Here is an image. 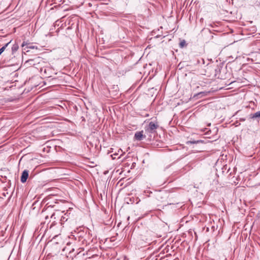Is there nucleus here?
<instances>
[{"instance_id":"obj_7","label":"nucleus","mask_w":260,"mask_h":260,"mask_svg":"<svg viewBox=\"0 0 260 260\" xmlns=\"http://www.w3.org/2000/svg\"><path fill=\"white\" fill-rule=\"evenodd\" d=\"M27 48H30V49H34L36 47L34 46L30 45L28 47H27Z\"/></svg>"},{"instance_id":"obj_4","label":"nucleus","mask_w":260,"mask_h":260,"mask_svg":"<svg viewBox=\"0 0 260 260\" xmlns=\"http://www.w3.org/2000/svg\"><path fill=\"white\" fill-rule=\"evenodd\" d=\"M257 117H260V111L255 113L251 116L252 118H257Z\"/></svg>"},{"instance_id":"obj_1","label":"nucleus","mask_w":260,"mask_h":260,"mask_svg":"<svg viewBox=\"0 0 260 260\" xmlns=\"http://www.w3.org/2000/svg\"><path fill=\"white\" fill-rule=\"evenodd\" d=\"M158 127V125L156 123L150 122L148 126L145 128V133L148 135L149 138L151 137V134L155 133L156 129Z\"/></svg>"},{"instance_id":"obj_8","label":"nucleus","mask_w":260,"mask_h":260,"mask_svg":"<svg viewBox=\"0 0 260 260\" xmlns=\"http://www.w3.org/2000/svg\"><path fill=\"white\" fill-rule=\"evenodd\" d=\"M4 51L2 50V49H0V55Z\"/></svg>"},{"instance_id":"obj_5","label":"nucleus","mask_w":260,"mask_h":260,"mask_svg":"<svg viewBox=\"0 0 260 260\" xmlns=\"http://www.w3.org/2000/svg\"><path fill=\"white\" fill-rule=\"evenodd\" d=\"M185 44V41L184 40H183V41L180 42V46L181 47H184Z\"/></svg>"},{"instance_id":"obj_3","label":"nucleus","mask_w":260,"mask_h":260,"mask_svg":"<svg viewBox=\"0 0 260 260\" xmlns=\"http://www.w3.org/2000/svg\"><path fill=\"white\" fill-rule=\"evenodd\" d=\"M28 177V172L27 170H24L22 173V175L21 177V181L22 183H24L26 182L27 178Z\"/></svg>"},{"instance_id":"obj_6","label":"nucleus","mask_w":260,"mask_h":260,"mask_svg":"<svg viewBox=\"0 0 260 260\" xmlns=\"http://www.w3.org/2000/svg\"><path fill=\"white\" fill-rule=\"evenodd\" d=\"M10 43V42L8 43L7 44H6L4 46H3V47L1 48L2 50L4 51V50H5L6 48L8 46V45H9V44Z\"/></svg>"},{"instance_id":"obj_2","label":"nucleus","mask_w":260,"mask_h":260,"mask_svg":"<svg viewBox=\"0 0 260 260\" xmlns=\"http://www.w3.org/2000/svg\"><path fill=\"white\" fill-rule=\"evenodd\" d=\"M143 133L144 132L143 131L137 132L134 136L135 140L137 141H141L145 139L146 138V135Z\"/></svg>"},{"instance_id":"obj_9","label":"nucleus","mask_w":260,"mask_h":260,"mask_svg":"<svg viewBox=\"0 0 260 260\" xmlns=\"http://www.w3.org/2000/svg\"><path fill=\"white\" fill-rule=\"evenodd\" d=\"M25 46V43L24 42V43L22 44V47H24V46Z\"/></svg>"}]
</instances>
